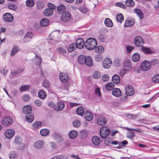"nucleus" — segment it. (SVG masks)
Listing matches in <instances>:
<instances>
[{"label": "nucleus", "instance_id": "nucleus-1", "mask_svg": "<svg viewBox=\"0 0 159 159\" xmlns=\"http://www.w3.org/2000/svg\"><path fill=\"white\" fill-rule=\"evenodd\" d=\"M97 45L96 40L92 38H88L84 43L86 48L89 50H92L96 48Z\"/></svg>", "mask_w": 159, "mask_h": 159}, {"label": "nucleus", "instance_id": "nucleus-2", "mask_svg": "<svg viewBox=\"0 0 159 159\" xmlns=\"http://www.w3.org/2000/svg\"><path fill=\"white\" fill-rule=\"evenodd\" d=\"M151 67V63L148 61H143L141 63L140 68L144 71L149 70Z\"/></svg>", "mask_w": 159, "mask_h": 159}, {"label": "nucleus", "instance_id": "nucleus-3", "mask_svg": "<svg viewBox=\"0 0 159 159\" xmlns=\"http://www.w3.org/2000/svg\"><path fill=\"white\" fill-rule=\"evenodd\" d=\"M12 119L10 117H5L3 118L2 119V124L4 126H7L10 125L12 124Z\"/></svg>", "mask_w": 159, "mask_h": 159}, {"label": "nucleus", "instance_id": "nucleus-4", "mask_svg": "<svg viewBox=\"0 0 159 159\" xmlns=\"http://www.w3.org/2000/svg\"><path fill=\"white\" fill-rule=\"evenodd\" d=\"M109 129H106L104 127H102L100 129V136L102 139L106 138L109 135Z\"/></svg>", "mask_w": 159, "mask_h": 159}, {"label": "nucleus", "instance_id": "nucleus-5", "mask_svg": "<svg viewBox=\"0 0 159 159\" xmlns=\"http://www.w3.org/2000/svg\"><path fill=\"white\" fill-rule=\"evenodd\" d=\"M71 18V16L69 12H66L62 14L61 19V21L64 22H67L70 20Z\"/></svg>", "mask_w": 159, "mask_h": 159}, {"label": "nucleus", "instance_id": "nucleus-6", "mask_svg": "<svg viewBox=\"0 0 159 159\" xmlns=\"http://www.w3.org/2000/svg\"><path fill=\"white\" fill-rule=\"evenodd\" d=\"M15 131L12 129H7L4 133L5 137L7 139H11L15 134Z\"/></svg>", "mask_w": 159, "mask_h": 159}, {"label": "nucleus", "instance_id": "nucleus-7", "mask_svg": "<svg viewBox=\"0 0 159 159\" xmlns=\"http://www.w3.org/2000/svg\"><path fill=\"white\" fill-rule=\"evenodd\" d=\"M112 63L111 59L109 58H107L105 59L103 61L102 65L104 68L108 69L111 66Z\"/></svg>", "mask_w": 159, "mask_h": 159}, {"label": "nucleus", "instance_id": "nucleus-8", "mask_svg": "<svg viewBox=\"0 0 159 159\" xmlns=\"http://www.w3.org/2000/svg\"><path fill=\"white\" fill-rule=\"evenodd\" d=\"M44 144V142L43 140H38L34 143L33 146L34 148L37 149L42 148Z\"/></svg>", "mask_w": 159, "mask_h": 159}, {"label": "nucleus", "instance_id": "nucleus-9", "mask_svg": "<svg viewBox=\"0 0 159 159\" xmlns=\"http://www.w3.org/2000/svg\"><path fill=\"white\" fill-rule=\"evenodd\" d=\"M134 43L136 46L138 47H141L143 46L144 41L141 37L137 36L135 38Z\"/></svg>", "mask_w": 159, "mask_h": 159}, {"label": "nucleus", "instance_id": "nucleus-10", "mask_svg": "<svg viewBox=\"0 0 159 159\" xmlns=\"http://www.w3.org/2000/svg\"><path fill=\"white\" fill-rule=\"evenodd\" d=\"M125 92L127 95L129 96L133 95L134 91L133 87L131 85H128L125 88Z\"/></svg>", "mask_w": 159, "mask_h": 159}, {"label": "nucleus", "instance_id": "nucleus-11", "mask_svg": "<svg viewBox=\"0 0 159 159\" xmlns=\"http://www.w3.org/2000/svg\"><path fill=\"white\" fill-rule=\"evenodd\" d=\"M4 20L6 21L11 22L14 20L13 16L10 13H7L4 14L3 16Z\"/></svg>", "mask_w": 159, "mask_h": 159}, {"label": "nucleus", "instance_id": "nucleus-12", "mask_svg": "<svg viewBox=\"0 0 159 159\" xmlns=\"http://www.w3.org/2000/svg\"><path fill=\"white\" fill-rule=\"evenodd\" d=\"M33 37V34L30 32H28L25 35L23 39V41L25 43H27L30 41Z\"/></svg>", "mask_w": 159, "mask_h": 159}, {"label": "nucleus", "instance_id": "nucleus-13", "mask_svg": "<svg viewBox=\"0 0 159 159\" xmlns=\"http://www.w3.org/2000/svg\"><path fill=\"white\" fill-rule=\"evenodd\" d=\"M135 23L134 20L132 18H128L125 23L124 26L125 27H130L133 25Z\"/></svg>", "mask_w": 159, "mask_h": 159}, {"label": "nucleus", "instance_id": "nucleus-14", "mask_svg": "<svg viewBox=\"0 0 159 159\" xmlns=\"http://www.w3.org/2000/svg\"><path fill=\"white\" fill-rule=\"evenodd\" d=\"M76 47L78 48L81 49L83 48L84 45V40L83 39L79 38L76 40Z\"/></svg>", "mask_w": 159, "mask_h": 159}, {"label": "nucleus", "instance_id": "nucleus-15", "mask_svg": "<svg viewBox=\"0 0 159 159\" xmlns=\"http://www.w3.org/2000/svg\"><path fill=\"white\" fill-rule=\"evenodd\" d=\"M65 107V104L62 102H58L54 107V109L57 111L62 110Z\"/></svg>", "mask_w": 159, "mask_h": 159}, {"label": "nucleus", "instance_id": "nucleus-16", "mask_svg": "<svg viewBox=\"0 0 159 159\" xmlns=\"http://www.w3.org/2000/svg\"><path fill=\"white\" fill-rule=\"evenodd\" d=\"M59 78L61 81L66 82L68 81L69 77L66 73H61L60 74Z\"/></svg>", "mask_w": 159, "mask_h": 159}, {"label": "nucleus", "instance_id": "nucleus-17", "mask_svg": "<svg viewBox=\"0 0 159 159\" xmlns=\"http://www.w3.org/2000/svg\"><path fill=\"white\" fill-rule=\"evenodd\" d=\"M66 10V7L63 5H60L57 7V12L59 14H62L65 13Z\"/></svg>", "mask_w": 159, "mask_h": 159}, {"label": "nucleus", "instance_id": "nucleus-18", "mask_svg": "<svg viewBox=\"0 0 159 159\" xmlns=\"http://www.w3.org/2000/svg\"><path fill=\"white\" fill-rule=\"evenodd\" d=\"M97 123L99 125H105L107 123V120L104 116H101L97 120Z\"/></svg>", "mask_w": 159, "mask_h": 159}, {"label": "nucleus", "instance_id": "nucleus-19", "mask_svg": "<svg viewBox=\"0 0 159 159\" xmlns=\"http://www.w3.org/2000/svg\"><path fill=\"white\" fill-rule=\"evenodd\" d=\"M112 93L114 96L118 97L121 95V91L119 89L114 88L112 90Z\"/></svg>", "mask_w": 159, "mask_h": 159}, {"label": "nucleus", "instance_id": "nucleus-20", "mask_svg": "<svg viewBox=\"0 0 159 159\" xmlns=\"http://www.w3.org/2000/svg\"><path fill=\"white\" fill-rule=\"evenodd\" d=\"M32 110V107L30 105H26L25 106L23 109V111L25 114H30Z\"/></svg>", "mask_w": 159, "mask_h": 159}, {"label": "nucleus", "instance_id": "nucleus-21", "mask_svg": "<svg viewBox=\"0 0 159 159\" xmlns=\"http://www.w3.org/2000/svg\"><path fill=\"white\" fill-rule=\"evenodd\" d=\"M53 11L50 8L45 9L43 11V14L46 16H52L53 13Z\"/></svg>", "mask_w": 159, "mask_h": 159}, {"label": "nucleus", "instance_id": "nucleus-22", "mask_svg": "<svg viewBox=\"0 0 159 159\" xmlns=\"http://www.w3.org/2000/svg\"><path fill=\"white\" fill-rule=\"evenodd\" d=\"M92 141L93 144L96 146H98L100 144V139L97 136H93L92 139Z\"/></svg>", "mask_w": 159, "mask_h": 159}, {"label": "nucleus", "instance_id": "nucleus-23", "mask_svg": "<svg viewBox=\"0 0 159 159\" xmlns=\"http://www.w3.org/2000/svg\"><path fill=\"white\" fill-rule=\"evenodd\" d=\"M85 61V64L88 66H90L93 64V60L89 56H87L86 57Z\"/></svg>", "mask_w": 159, "mask_h": 159}, {"label": "nucleus", "instance_id": "nucleus-24", "mask_svg": "<svg viewBox=\"0 0 159 159\" xmlns=\"http://www.w3.org/2000/svg\"><path fill=\"white\" fill-rule=\"evenodd\" d=\"M85 119L88 121H90L93 118V116L91 113L89 111H86L84 114Z\"/></svg>", "mask_w": 159, "mask_h": 159}, {"label": "nucleus", "instance_id": "nucleus-25", "mask_svg": "<svg viewBox=\"0 0 159 159\" xmlns=\"http://www.w3.org/2000/svg\"><path fill=\"white\" fill-rule=\"evenodd\" d=\"M49 22V20L48 19L45 18L42 19L40 22L41 25L43 27L47 26Z\"/></svg>", "mask_w": 159, "mask_h": 159}, {"label": "nucleus", "instance_id": "nucleus-26", "mask_svg": "<svg viewBox=\"0 0 159 159\" xmlns=\"http://www.w3.org/2000/svg\"><path fill=\"white\" fill-rule=\"evenodd\" d=\"M105 25L109 27H111L113 25V23L112 20L109 18H106L104 20Z\"/></svg>", "mask_w": 159, "mask_h": 159}, {"label": "nucleus", "instance_id": "nucleus-27", "mask_svg": "<svg viewBox=\"0 0 159 159\" xmlns=\"http://www.w3.org/2000/svg\"><path fill=\"white\" fill-rule=\"evenodd\" d=\"M34 116L32 114H27L25 116L26 120L29 122H31L34 120Z\"/></svg>", "mask_w": 159, "mask_h": 159}, {"label": "nucleus", "instance_id": "nucleus-28", "mask_svg": "<svg viewBox=\"0 0 159 159\" xmlns=\"http://www.w3.org/2000/svg\"><path fill=\"white\" fill-rule=\"evenodd\" d=\"M76 111L78 115L82 116L84 113V110L82 107H80L77 108Z\"/></svg>", "mask_w": 159, "mask_h": 159}, {"label": "nucleus", "instance_id": "nucleus-29", "mask_svg": "<svg viewBox=\"0 0 159 159\" xmlns=\"http://www.w3.org/2000/svg\"><path fill=\"white\" fill-rule=\"evenodd\" d=\"M124 69L127 71L129 70L131 68V65L129 61H126L124 63Z\"/></svg>", "mask_w": 159, "mask_h": 159}, {"label": "nucleus", "instance_id": "nucleus-30", "mask_svg": "<svg viewBox=\"0 0 159 159\" xmlns=\"http://www.w3.org/2000/svg\"><path fill=\"white\" fill-rule=\"evenodd\" d=\"M135 13L139 17L140 19H142L143 17V14L142 11L139 9H135L134 11Z\"/></svg>", "mask_w": 159, "mask_h": 159}, {"label": "nucleus", "instance_id": "nucleus-31", "mask_svg": "<svg viewBox=\"0 0 159 159\" xmlns=\"http://www.w3.org/2000/svg\"><path fill=\"white\" fill-rule=\"evenodd\" d=\"M77 48L76 43H72L69 45L68 48V51L69 52H71L75 50Z\"/></svg>", "mask_w": 159, "mask_h": 159}, {"label": "nucleus", "instance_id": "nucleus-32", "mask_svg": "<svg viewBox=\"0 0 159 159\" xmlns=\"http://www.w3.org/2000/svg\"><path fill=\"white\" fill-rule=\"evenodd\" d=\"M116 20L119 22L121 23L124 20V18L123 15L121 13H119L116 16Z\"/></svg>", "mask_w": 159, "mask_h": 159}, {"label": "nucleus", "instance_id": "nucleus-33", "mask_svg": "<svg viewBox=\"0 0 159 159\" xmlns=\"http://www.w3.org/2000/svg\"><path fill=\"white\" fill-rule=\"evenodd\" d=\"M38 96L41 99H44L46 97V93L43 90H40L38 92Z\"/></svg>", "mask_w": 159, "mask_h": 159}, {"label": "nucleus", "instance_id": "nucleus-34", "mask_svg": "<svg viewBox=\"0 0 159 159\" xmlns=\"http://www.w3.org/2000/svg\"><path fill=\"white\" fill-rule=\"evenodd\" d=\"M19 47L17 46H14L11 50V57L14 56L19 51Z\"/></svg>", "mask_w": 159, "mask_h": 159}, {"label": "nucleus", "instance_id": "nucleus-35", "mask_svg": "<svg viewBox=\"0 0 159 159\" xmlns=\"http://www.w3.org/2000/svg\"><path fill=\"white\" fill-rule=\"evenodd\" d=\"M114 84L113 83L109 82L106 84L105 87L106 89L108 91L112 90L114 87Z\"/></svg>", "mask_w": 159, "mask_h": 159}, {"label": "nucleus", "instance_id": "nucleus-36", "mask_svg": "<svg viewBox=\"0 0 159 159\" xmlns=\"http://www.w3.org/2000/svg\"><path fill=\"white\" fill-rule=\"evenodd\" d=\"M112 80L113 82L116 84L119 83L120 81V77L117 75H113L112 77Z\"/></svg>", "mask_w": 159, "mask_h": 159}, {"label": "nucleus", "instance_id": "nucleus-37", "mask_svg": "<svg viewBox=\"0 0 159 159\" xmlns=\"http://www.w3.org/2000/svg\"><path fill=\"white\" fill-rule=\"evenodd\" d=\"M140 58V55L138 53H135L132 56V60L134 62L138 61Z\"/></svg>", "mask_w": 159, "mask_h": 159}, {"label": "nucleus", "instance_id": "nucleus-38", "mask_svg": "<svg viewBox=\"0 0 159 159\" xmlns=\"http://www.w3.org/2000/svg\"><path fill=\"white\" fill-rule=\"evenodd\" d=\"M86 57L83 55H80L78 57V60L79 63L81 64H85Z\"/></svg>", "mask_w": 159, "mask_h": 159}, {"label": "nucleus", "instance_id": "nucleus-39", "mask_svg": "<svg viewBox=\"0 0 159 159\" xmlns=\"http://www.w3.org/2000/svg\"><path fill=\"white\" fill-rule=\"evenodd\" d=\"M78 135L77 132L75 130L71 131L69 134V137L71 139H74L76 138Z\"/></svg>", "mask_w": 159, "mask_h": 159}, {"label": "nucleus", "instance_id": "nucleus-40", "mask_svg": "<svg viewBox=\"0 0 159 159\" xmlns=\"http://www.w3.org/2000/svg\"><path fill=\"white\" fill-rule=\"evenodd\" d=\"M49 133V131L45 129H42L40 131L41 135L43 136H47Z\"/></svg>", "mask_w": 159, "mask_h": 159}, {"label": "nucleus", "instance_id": "nucleus-41", "mask_svg": "<svg viewBox=\"0 0 159 159\" xmlns=\"http://www.w3.org/2000/svg\"><path fill=\"white\" fill-rule=\"evenodd\" d=\"M36 4L37 8L39 10L42 9L44 6L43 2L41 0L38 1L37 2Z\"/></svg>", "mask_w": 159, "mask_h": 159}, {"label": "nucleus", "instance_id": "nucleus-42", "mask_svg": "<svg viewBox=\"0 0 159 159\" xmlns=\"http://www.w3.org/2000/svg\"><path fill=\"white\" fill-rule=\"evenodd\" d=\"M125 4L127 7H132L134 5V2L133 0H126Z\"/></svg>", "mask_w": 159, "mask_h": 159}, {"label": "nucleus", "instance_id": "nucleus-43", "mask_svg": "<svg viewBox=\"0 0 159 159\" xmlns=\"http://www.w3.org/2000/svg\"><path fill=\"white\" fill-rule=\"evenodd\" d=\"M41 122L39 121H37L33 124V127L34 129H37L41 127Z\"/></svg>", "mask_w": 159, "mask_h": 159}, {"label": "nucleus", "instance_id": "nucleus-44", "mask_svg": "<svg viewBox=\"0 0 159 159\" xmlns=\"http://www.w3.org/2000/svg\"><path fill=\"white\" fill-rule=\"evenodd\" d=\"M26 6L29 7H32L34 5L35 2L34 0H27L26 1Z\"/></svg>", "mask_w": 159, "mask_h": 159}, {"label": "nucleus", "instance_id": "nucleus-45", "mask_svg": "<svg viewBox=\"0 0 159 159\" xmlns=\"http://www.w3.org/2000/svg\"><path fill=\"white\" fill-rule=\"evenodd\" d=\"M9 156L10 159H16L17 157V154L15 152H12L9 153Z\"/></svg>", "mask_w": 159, "mask_h": 159}, {"label": "nucleus", "instance_id": "nucleus-46", "mask_svg": "<svg viewBox=\"0 0 159 159\" xmlns=\"http://www.w3.org/2000/svg\"><path fill=\"white\" fill-rule=\"evenodd\" d=\"M142 51L145 53L150 54L152 51L149 48H148L145 47H142L141 48Z\"/></svg>", "mask_w": 159, "mask_h": 159}, {"label": "nucleus", "instance_id": "nucleus-47", "mask_svg": "<svg viewBox=\"0 0 159 159\" xmlns=\"http://www.w3.org/2000/svg\"><path fill=\"white\" fill-rule=\"evenodd\" d=\"M79 10L82 13H87L89 11V10L85 6L81 7H79Z\"/></svg>", "mask_w": 159, "mask_h": 159}, {"label": "nucleus", "instance_id": "nucleus-48", "mask_svg": "<svg viewBox=\"0 0 159 159\" xmlns=\"http://www.w3.org/2000/svg\"><path fill=\"white\" fill-rule=\"evenodd\" d=\"M35 63L37 65H40L42 61L41 58L38 56L37 55H36V57L35 58Z\"/></svg>", "mask_w": 159, "mask_h": 159}, {"label": "nucleus", "instance_id": "nucleus-49", "mask_svg": "<svg viewBox=\"0 0 159 159\" xmlns=\"http://www.w3.org/2000/svg\"><path fill=\"white\" fill-rule=\"evenodd\" d=\"M103 58L101 55L98 54L96 55L95 57V61L97 62H100L102 61Z\"/></svg>", "mask_w": 159, "mask_h": 159}, {"label": "nucleus", "instance_id": "nucleus-50", "mask_svg": "<svg viewBox=\"0 0 159 159\" xmlns=\"http://www.w3.org/2000/svg\"><path fill=\"white\" fill-rule=\"evenodd\" d=\"M30 87L29 85H22L20 88V90L21 91H24L27 90Z\"/></svg>", "mask_w": 159, "mask_h": 159}, {"label": "nucleus", "instance_id": "nucleus-51", "mask_svg": "<svg viewBox=\"0 0 159 159\" xmlns=\"http://www.w3.org/2000/svg\"><path fill=\"white\" fill-rule=\"evenodd\" d=\"M57 50L58 53L61 54H64L66 52L65 49L61 47H60L57 48Z\"/></svg>", "mask_w": 159, "mask_h": 159}, {"label": "nucleus", "instance_id": "nucleus-52", "mask_svg": "<svg viewBox=\"0 0 159 159\" xmlns=\"http://www.w3.org/2000/svg\"><path fill=\"white\" fill-rule=\"evenodd\" d=\"M152 81L155 83H158L159 82V75H157L154 76L152 79Z\"/></svg>", "mask_w": 159, "mask_h": 159}, {"label": "nucleus", "instance_id": "nucleus-53", "mask_svg": "<svg viewBox=\"0 0 159 159\" xmlns=\"http://www.w3.org/2000/svg\"><path fill=\"white\" fill-rule=\"evenodd\" d=\"M80 122L78 120L74 121L73 123V126L75 127H78L80 125Z\"/></svg>", "mask_w": 159, "mask_h": 159}, {"label": "nucleus", "instance_id": "nucleus-54", "mask_svg": "<svg viewBox=\"0 0 159 159\" xmlns=\"http://www.w3.org/2000/svg\"><path fill=\"white\" fill-rule=\"evenodd\" d=\"M104 51V48L101 46H98L96 49V52L97 53H102Z\"/></svg>", "mask_w": 159, "mask_h": 159}, {"label": "nucleus", "instance_id": "nucleus-55", "mask_svg": "<svg viewBox=\"0 0 159 159\" xmlns=\"http://www.w3.org/2000/svg\"><path fill=\"white\" fill-rule=\"evenodd\" d=\"M8 7V8L9 9L14 11L17 8V7L16 5L14 3H11L9 4Z\"/></svg>", "mask_w": 159, "mask_h": 159}, {"label": "nucleus", "instance_id": "nucleus-56", "mask_svg": "<svg viewBox=\"0 0 159 159\" xmlns=\"http://www.w3.org/2000/svg\"><path fill=\"white\" fill-rule=\"evenodd\" d=\"M21 142L22 139L20 137L18 136L16 137V139L15 140V142L16 144H20L21 143Z\"/></svg>", "mask_w": 159, "mask_h": 159}, {"label": "nucleus", "instance_id": "nucleus-57", "mask_svg": "<svg viewBox=\"0 0 159 159\" xmlns=\"http://www.w3.org/2000/svg\"><path fill=\"white\" fill-rule=\"evenodd\" d=\"M93 78L95 79H97L99 78L101 76V75L99 72L95 71L93 74Z\"/></svg>", "mask_w": 159, "mask_h": 159}, {"label": "nucleus", "instance_id": "nucleus-58", "mask_svg": "<svg viewBox=\"0 0 159 159\" xmlns=\"http://www.w3.org/2000/svg\"><path fill=\"white\" fill-rule=\"evenodd\" d=\"M23 70H20L18 69V70H12L11 71V73L13 75H16L18 74L19 73L23 71Z\"/></svg>", "mask_w": 159, "mask_h": 159}, {"label": "nucleus", "instance_id": "nucleus-59", "mask_svg": "<svg viewBox=\"0 0 159 159\" xmlns=\"http://www.w3.org/2000/svg\"><path fill=\"white\" fill-rule=\"evenodd\" d=\"M98 38L99 40L102 42H104L105 40V37L103 34H100L99 35Z\"/></svg>", "mask_w": 159, "mask_h": 159}, {"label": "nucleus", "instance_id": "nucleus-60", "mask_svg": "<svg viewBox=\"0 0 159 159\" xmlns=\"http://www.w3.org/2000/svg\"><path fill=\"white\" fill-rule=\"evenodd\" d=\"M50 159H66V158L65 156L61 155L57 156H55L51 158Z\"/></svg>", "mask_w": 159, "mask_h": 159}, {"label": "nucleus", "instance_id": "nucleus-61", "mask_svg": "<svg viewBox=\"0 0 159 159\" xmlns=\"http://www.w3.org/2000/svg\"><path fill=\"white\" fill-rule=\"evenodd\" d=\"M80 133L81 136L83 138H85L88 135V132L85 130L81 131Z\"/></svg>", "mask_w": 159, "mask_h": 159}, {"label": "nucleus", "instance_id": "nucleus-62", "mask_svg": "<svg viewBox=\"0 0 159 159\" xmlns=\"http://www.w3.org/2000/svg\"><path fill=\"white\" fill-rule=\"evenodd\" d=\"M102 80L104 81H107L109 80V77L108 75L105 74L102 76Z\"/></svg>", "mask_w": 159, "mask_h": 159}, {"label": "nucleus", "instance_id": "nucleus-63", "mask_svg": "<svg viewBox=\"0 0 159 159\" xmlns=\"http://www.w3.org/2000/svg\"><path fill=\"white\" fill-rule=\"evenodd\" d=\"M48 8L51 9L53 11V10L56 9V7L51 3H49L48 4Z\"/></svg>", "mask_w": 159, "mask_h": 159}, {"label": "nucleus", "instance_id": "nucleus-64", "mask_svg": "<svg viewBox=\"0 0 159 159\" xmlns=\"http://www.w3.org/2000/svg\"><path fill=\"white\" fill-rule=\"evenodd\" d=\"M95 93L98 96H101V93L100 92V89L99 87H98L95 89Z\"/></svg>", "mask_w": 159, "mask_h": 159}]
</instances>
